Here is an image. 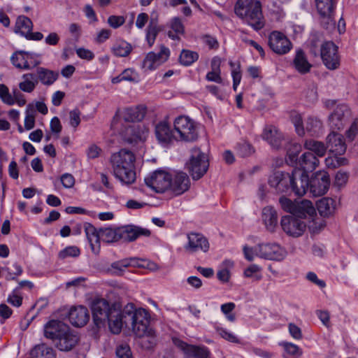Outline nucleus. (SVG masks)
<instances>
[{"instance_id":"nucleus-1","label":"nucleus","mask_w":358,"mask_h":358,"mask_svg":"<svg viewBox=\"0 0 358 358\" xmlns=\"http://www.w3.org/2000/svg\"><path fill=\"white\" fill-rule=\"evenodd\" d=\"M134 162V153L127 149H122L111 155L110 163L114 175L121 182L131 184L135 181Z\"/></svg>"},{"instance_id":"nucleus-2","label":"nucleus","mask_w":358,"mask_h":358,"mask_svg":"<svg viewBox=\"0 0 358 358\" xmlns=\"http://www.w3.org/2000/svg\"><path fill=\"white\" fill-rule=\"evenodd\" d=\"M124 322H131L134 333L138 337L146 334L150 324L148 311L144 308L136 309L132 303L127 304L124 308Z\"/></svg>"},{"instance_id":"nucleus-3","label":"nucleus","mask_w":358,"mask_h":358,"mask_svg":"<svg viewBox=\"0 0 358 358\" xmlns=\"http://www.w3.org/2000/svg\"><path fill=\"white\" fill-rule=\"evenodd\" d=\"M297 181L300 182L299 172L295 173L294 176H291L289 173L277 171L270 176L268 184L278 193L301 194L304 189L301 187L299 189L296 187Z\"/></svg>"},{"instance_id":"nucleus-4","label":"nucleus","mask_w":358,"mask_h":358,"mask_svg":"<svg viewBox=\"0 0 358 358\" xmlns=\"http://www.w3.org/2000/svg\"><path fill=\"white\" fill-rule=\"evenodd\" d=\"M178 141L194 142L199 138V124L188 116L180 115L173 122Z\"/></svg>"},{"instance_id":"nucleus-5","label":"nucleus","mask_w":358,"mask_h":358,"mask_svg":"<svg viewBox=\"0 0 358 358\" xmlns=\"http://www.w3.org/2000/svg\"><path fill=\"white\" fill-rule=\"evenodd\" d=\"M281 208L292 215L298 218H313L316 215V210L313 203L308 200L292 201L289 199L281 196L279 199Z\"/></svg>"},{"instance_id":"nucleus-6","label":"nucleus","mask_w":358,"mask_h":358,"mask_svg":"<svg viewBox=\"0 0 358 358\" xmlns=\"http://www.w3.org/2000/svg\"><path fill=\"white\" fill-rule=\"evenodd\" d=\"M235 13L255 30H259L264 27L262 21V5L256 1L250 7L245 8L238 1L235 6Z\"/></svg>"},{"instance_id":"nucleus-7","label":"nucleus","mask_w":358,"mask_h":358,"mask_svg":"<svg viewBox=\"0 0 358 358\" xmlns=\"http://www.w3.org/2000/svg\"><path fill=\"white\" fill-rule=\"evenodd\" d=\"M186 166L193 180H199L208 169V156L199 148H194L191 150L189 159L186 163Z\"/></svg>"},{"instance_id":"nucleus-8","label":"nucleus","mask_w":358,"mask_h":358,"mask_svg":"<svg viewBox=\"0 0 358 358\" xmlns=\"http://www.w3.org/2000/svg\"><path fill=\"white\" fill-rule=\"evenodd\" d=\"M116 308V305L110 304L105 299L97 298L94 299L91 304V310L94 324L98 327L104 324L109 318V315L112 314V310Z\"/></svg>"},{"instance_id":"nucleus-9","label":"nucleus","mask_w":358,"mask_h":358,"mask_svg":"<svg viewBox=\"0 0 358 358\" xmlns=\"http://www.w3.org/2000/svg\"><path fill=\"white\" fill-rule=\"evenodd\" d=\"M320 57L323 64L329 70L339 68L341 58L338 48L332 41H324L320 45Z\"/></svg>"},{"instance_id":"nucleus-10","label":"nucleus","mask_w":358,"mask_h":358,"mask_svg":"<svg viewBox=\"0 0 358 358\" xmlns=\"http://www.w3.org/2000/svg\"><path fill=\"white\" fill-rule=\"evenodd\" d=\"M330 185L329 174L325 171H317L308 178V189L313 196L325 194Z\"/></svg>"},{"instance_id":"nucleus-11","label":"nucleus","mask_w":358,"mask_h":358,"mask_svg":"<svg viewBox=\"0 0 358 358\" xmlns=\"http://www.w3.org/2000/svg\"><path fill=\"white\" fill-rule=\"evenodd\" d=\"M171 176L164 170H157L145 178L146 185L157 193H163L171 185Z\"/></svg>"},{"instance_id":"nucleus-12","label":"nucleus","mask_w":358,"mask_h":358,"mask_svg":"<svg viewBox=\"0 0 358 358\" xmlns=\"http://www.w3.org/2000/svg\"><path fill=\"white\" fill-rule=\"evenodd\" d=\"M187 241L184 245V249L188 253H206L209 250V241L202 234L198 232H189L187 234Z\"/></svg>"},{"instance_id":"nucleus-13","label":"nucleus","mask_w":358,"mask_h":358,"mask_svg":"<svg viewBox=\"0 0 358 358\" xmlns=\"http://www.w3.org/2000/svg\"><path fill=\"white\" fill-rule=\"evenodd\" d=\"M351 112L345 104L338 105L329 117L330 128L334 130H341L348 123Z\"/></svg>"},{"instance_id":"nucleus-14","label":"nucleus","mask_w":358,"mask_h":358,"mask_svg":"<svg viewBox=\"0 0 358 358\" xmlns=\"http://www.w3.org/2000/svg\"><path fill=\"white\" fill-rule=\"evenodd\" d=\"M123 140L129 143H136L145 140L148 128L140 124H130L124 127L120 132Z\"/></svg>"},{"instance_id":"nucleus-15","label":"nucleus","mask_w":358,"mask_h":358,"mask_svg":"<svg viewBox=\"0 0 358 358\" xmlns=\"http://www.w3.org/2000/svg\"><path fill=\"white\" fill-rule=\"evenodd\" d=\"M257 249L259 257L264 259L282 261L287 256L286 250L277 243H260Z\"/></svg>"},{"instance_id":"nucleus-16","label":"nucleus","mask_w":358,"mask_h":358,"mask_svg":"<svg viewBox=\"0 0 358 358\" xmlns=\"http://www.w3.org/2000/svg\"><path fill=\"white\" fill-rule=\"evenodd\" d=\"M173 345L185 354V358H208L209 350L204 346L188 345L177 337H172Z\"/></svg>"},{"instance_id":"nucleus-17","label":"nucleus","mask_w":358,"mask_h":358,"mask_svg":"<svg viewBox=\"0 0 358 358\" xmlns=\"http://www.w3.org/2000/svg\"><path fill=\"white\" fill-rule=\"evenodd\" d=\"M280 224L282 230L287 235L293 237L301 236L306 228L303 221L292 215L283 216Z\"/></svg>"},{"instance_id":"nucleus-18","label":"nucleus","mask_w":358,"mask_h":358,"mask_svg":"<svg viewBox=\"0 0 358 358\" xmlns=\"http://www.w3.org/2000/svg\"><path fill=\"white\" fill-rule=\"evenodd\" d=\"M155 134L159 143L164 147H169L175 141H178V136L166 121H161L155 125Z\"/></svg>"},{"instance_id":"nucleus-19","label":"nucleus","mask_w":358,"mask_h":358,"mask_svg":"<svg viewBox=\"0 0 358 358\" xmlns=\"http://www.w3.org/2000/svg\"><path fill=\"white\" fill-rule=\"evenodd\" d=\"M268 45L271 49L278 55L287 53L292 48V43L282 33L274 31L268 37Z\"/></svg>"},{"instance_id":"nucleus-20","label":"nucleus","mask_w":358,"mask_h":358,"mask_svg":"<svg viewBox=\"0 0 358 358\" xmlns=\"http://www.w3.org/2000/svg\"><path fill=\"white\" fill-rule=\"evenodd\" d=\"M169 49L162 46L159 52H150L147 54L143 62V67L147 70H154L164 63L169 59Z\"/></svg>"},{"instance_id":"nucleus-21","label":"nucleus","mask_w":358,"mask_h":358,"mask_svg":"<svg viewBox=\"0 0 358 358\" xmlns=\"http://www.w3.org/2000/svg\"><path fill=\"white\" fill-rule=\"evenodd\" d=\"M120 234L121 240L127 242H132L141 236H150L151 232L148 229L129 224L120 227Z\"/></svg>"},{"instance_id":"nucleus-22","label":"nucleus","mask_w":358,"mask_h":358,"mask_svg":"<svg viewBox=\"0 0 358 358\" xmlns=\"http://www.w3.org/2000/svg\"><path fill=\"white\" fill-rule=\"evenodd\" d=\"M327 148L334 155H342L346 151V144L343 136L333 131L326 139Z\"/></svg>"},{"instance_id":"nucleus-23","label":"nucleus","mask_w":358,"mask_h":358,"mask_svg":"<svg viewBox=\"0 0 358 358\" xmlns=\"http://www.w3.org/2000/svg\"><path fill=\"white\" fill-rule=\"evenodd\" d=\"M190 186V180L187 173L179 171L176 173L171 180L169 189L176 195H180L187 191Z\"/></svg>"},{"instance_id":"nucleus-24","label":"nucleus","mask_w":358,"mask_h":358,"mask_svg":"<svg viewBox=\"0 0 358 358\" xmlns=\"http://www.w3.org/2000/svg\"><path fill=\"white\" fill-rule=\"evenodd\" d=\"M69 326L59 320H51L44 327V335L46 338L57 341L69 330Z\"/></svg>"},{"instance_id":"nucleus-25","label":"nucleus","mask_w":358,"mask_h":358,"mask_svg":"<svg viewBox=\"0 0 358 358\" xmlns=\"http://www.w3.org/2000/svg\"><path fill=\"white\" fill-rule=\"evenodd\" d=\"M68 317L72 325L75 327H83L88 322L90 315L86 307L79 306L70 309Z\"/></svg>"},{"instance_id":"nucleus-26","label":"nucleus","mask_w":358,"mask_h":358,"mask_svg":"<svg viewBox=\"0 0 358 358\" xmlns=\"http://www.w3.org/2000/svg\"><path fill=\"white\" fill-rule=\"evenodd\" d=\"M262 138L274 149H279L284 140L282 134L274 126H266L262 133Z\"/></svg>"},{"instance_id":"nucleus-27","label":"nucleus","mask_w":358,"mask_h":358,"mask_svg":"<svg viewBox=\"0 0 358 358\" xmlns=\"http://www.w3.org/2000/svg\"><path fill=\"white\" fill-rule=\"evenodd\" d=\"M84 229L92 252L99 254L100 251L101 228L97 230L92 224L87 222L84 224Z\"/></svg>"},{"instance_id":"nucleus-28","label":"nucleus","mask_w":358,"mask_h":358,"mask_svg":"<svg viewBox=\"0 0 358 358\" xmlns=\"http://www.w3.org/2000/svg\"><path fill=\"white\" fill-rule=\"evenodd\" d=\"M318 165V158L310 152H305L299 159L297 164L299 168L294 169H301L308 173L314 171Z\"/></svg>"},{"instance_id":"nucleus-29","label":"nucleus","mask_w":358,"mask_h":358,"mask_svg":"<svg viewBox=\"0 0 358 358\" xmlns=\"http://www.w3.org/2000/svg\"><path fill=\"white\" fill-rule=\"evenodd\" d=\"M110 331L113 334H117L121 331L123 323L124 322V310L121 311L119 308H113L112 314L106 320Z\"/></svg>"},{"instance_id":"nucleus-30","label":"nucleus","mask_w":358,"mask_h":358,"mask_svg":"<svg viewBox=\"0 0 358 358\" xmlns=\"http://www.w3.org/2000/svg\"><path fill=\"white\" fill-rule=\"evenodd\" d=\"M262 220L270 231H273L278 224V213L275 209L271 206H266L262 210Z\"/></svg>"},{"instance_id":"nucleus-31","label":"nucleus","mask_w":358,"mask_h":358,"mask_svg":"<svg viewBox=\"0 0 358 358\" xmlns=\"http://www.w3.org/2000/svg\"><path fill=\"white\" fill-rule=\"evenodd\" d=\"M78 341V336L69 329L57 340L56 345L61 351H69L77 344Z\"/></svg>"},{"instance_id":"nucleus-32","label":"nucleus","mask_w":358,"mask_h":358,"mask_svg":"<svg viewBox=\"0 0 358 358\" xmlns=\"http://www.w3.org/2000/svg\"><path fill=\"white\" fill-rule=\"evenodd\" d=\"M293 65L295 69L301 74H306L310 71L312 64L308 61L304 52L299 49L293 61Z\"/></svg>"},{"instance_id":"nucleus-33","label":"nucleus","mask_w":358,"mask_h":358,"mask_svg":"<svg viewBox=\"0 0 358 358\" xmlns=\"http://www.w3.org/2000/svg\"><path fill=\"white\" fill-rule=\"evenodd\" d=\"M145 115V109L142 106L126 108L122 113V117L127 122L141 121Z\"/></svg>"},{"instance_id":"nucleus-34","label":"nucleus","mask_w":358,"mask_h":358,"mask_svg":"<svg viewBox=\"0 0 358 358\" xmlns=\"http://www.w3.org/2000/svg\"><path fill=\"white\" fill-rule=\"evenodd\" d=\"M38 79L43 85H51L58 78L59 73L43 67H38L36 70Z\"/></svg>"},{"instance_id":"nucleus-35","label":"nucleus","mask_w":358,"mask_h":358,"mask_svg":"<svg viewBox=\"0 0 358 358\" xmlns=\"http://www.w3.org/2000/svg\"><path fill=\"white\" fill-rule=\"evenodd\" d=\"M304 129L305 133L307 132L311 136H319L323 133L322 123L316 117H308Z\"/></svg>"},{"instance_id":"nucleus-36","label":"nucleus","mask_w":358,"mask_h":358,"mask_svg":"<svg viewBox=\"0 0 358 358\" xmlns=\"http://www.w3.org/2000/svg\"><path fill=\"white\" fill-rule=\"evenodd\" d=\"M304 147L308 152L313 153L317 157H322L325 155L327 148L324 143L315 140H306L304 142Z\"/></svg>"},{"instance_id":"nucleus-37","label":"nucleus","mask_w":358,"mask_h":358,"mask_svg":"<svg viewBox=\"0 0 358 358\" xmlns=\"http://www.w3.org/2000/svg\"><path fill=\"white\" fill-rule=\"evenodd\" d=\"M169 27L171 30L168 31V36L173 40H179L180 35L185 32V27L181 19L178 17H173L170 20Z\"/></svg>"},{"instance_id":"nucleus-38","label":"nucleus","mask_w":358,"mask_h":358,"mask_svg":"<svg viewBox=\"0 0 358 358\" xmlns=\"http://www.w3.org/2000/svg\"><path fill=\"white\" fill-rule=\"evenodd\" d=\"M317 208L320 215L328 217L331 215L335 210V201L329 197L322 198L317 201Z\"/></svg>"},{"instance_id":"nucleus-39","label":"nucleus","mask_w":358,"mask_h":358,"mask_svg":"<svg viewBox=\"0 0 358 358\" xmlns=\"http://www.w3.org/2000/svg\"><path fill=\"white\" fill-rule=\"evenodd\" d=\"M101 239L108 243L121 240L120 227L101 228Z\"/></svg>"},{"instance_id":"nucleus-40","label":"nucleus","mask_w":358,"mask_h":358,"mask_svg":"<svg viewBox=\"0 0 358 358\" xmlns=\"http://www.w3.org/2000/svg\"><path fill=\"white\" fill-rule=\"evenodd\" d=\"M23 81L19 83V88L21 91L31 93L36 88L38 85V80L35 78V76L33 73H25L22 76Z\"/></svg>"},{"instance_id":"nucleus-41","label":"nucleus","mask_w":358,"mask_h":358,"mask_svg":"<svg viewBox=\"0 0 358 358\" xmlns=\"http://www.w3.org/2000/svg\"><path fill=\"white\" fill-rule=\"evenodd\" d=\"M27 52L24 50H18L15 52L10 57L12 64L17 69L21 70H29L27 60Z\"/></svg>"},{"instance_id":"nucleus-42","label":"nucleus","mask_w":358,"mask_h":358,"mask_svg":"<svg viewBox=\"0 0 358 358\" xmlns=\"http://www.w3.org/2000/svg\"><path fill=\"white\" fill-rule=\"evenodd\" d=\"M32 358H55V352L51 347L45 344L36 345L31 351Z\"/></svg>"},{"instance_id":"nucleus-43","label":"nucleus","mask_w":358,"mask_h":358,"mask_svg":"<svg viewBox=\"0 0 358 358\" xmlns=\"http://www.w3.org/2000/svg\"><path fill=\"white\" fill-rule=\"evenodd\" d=\"M111 50L117 57H127L131 52L132 46L124 40H119L113 44Z\"/></svg>"},{"instance_id":"nucleus-44","label":"nucleus","mask_w":358,"mask_h":358,"mask_svg":"<svg viewBox=\"0 0 358 358\" xmlns=\"http://www.w3.org/2000/svg\"><path fill=\"white\" fill-rule=\"evenodd\" d=\"M32 27L33 23L29 17L24 15L17 17L15 23L16 32L20 33L22 36L25 37L32 30Z\"/></svg>"},{"instance_id":"nucleus-45","label":"nucleus","mask_w":358,"mask_h":358,"mask_svg":"<svg viewBox=\"0 0 358 358\" xmlns=\"http://www.w3.org/2000/svg\"><path fill=\"white\" fill-rule=\"evenodd\" d=\"M315 4L318 13L327 15L334 12L336 0H315Z\"/></svg>"},{"instance_id":"nucleus-46","label":"nucleus","mask_w":358,"mask_h":358,"mask_svg":"<svg viewBox=\"0 0 358 358\" xmlns=\"http://www.w3.org/2000/svg\"><path fill=\"white\" fill-rule=\"evenodd\" d=\"M299 172L300 175V182L297 181L296 183V186L298 189L303 188L304 191L303 192H301V194H294L296 196H303L306 192L308 189V173H305V171H302L301 169H294L291 173V176H294L295 173H298Z\"/></svg>"},{"instance_id":"nucleus-47","label":"nucleus","mask_w":358,"mask_h":358,"mask_svg":"<svg viewBox=\"0 0 358 358\" xmlns=\"http://www.w3.org/2000/svg\"><path fill=\"white\" fill-rule=\"evenodd\" d=\"M199 58L197 52L183 50L180 55V62L181 64L188 66L192 64Z\"/></svg>"},{"instance_id":"nucleus-48","label":"nucleus","mask_w":358,"mask_h":358,"mask_svg":"<svg viewBox=\"0 0 358 358\" xmlns=\"http://www.w3.org/2000/svg\"><path fill=\"white\" fill-rule=\"evenodd\" d=\"M235 150L236 155L241 157H248L255 152L253 147L247 142L237 143Z\"/></svg>"},{"instance_id":"nucleus-49","label":"nucleus","mask_w":358,"mask_h":358,"mask_svg":"<svg viewBox=\"0 0 358 358\" xmlns=\"http://www.w3.org/2000/svg\"><path fill=\"white\" fill-rule=\"evenodd\" d=\"M290 118L292 122L294 125L297 134L300 136H303L305 134V129L303 125L301 115L296 112H292L291 113Z\"/></svg>"},{"instance_id":"nucleus-50","label":"nucleus","mask_w":358,"mask_h":358,"mask_svg":"<svg viewBox=\"0 0 358 358\" xmlns=\"http://www.w3.org/2000/svg\"><path fill=\"white\" fill-rule=\"evenodd\" d=\"M80 255V250L77 246H68L62 250L58 257L60 259H65L68 257H78Z\"/></svg>"},{"instance_id":"nucleus-51","label":"nucleus","mask_w":358,"mask_h":358,"mask_svg":"<svg viewBox=\"0 0 358 358\" xmlns=\"http://www.w3.org/2000/svg\"><path fill=\"white\" fill-rule=\"evenodd\" d=\"M0 99L3 103L8 106L15 104V99L13 98V95L9 92L8 87L4 84H0Z\"/></svg>"},{"instance_id":"nucleus-52","label":"nucleus","mask_w":358,"mask_h":358,"mask_svg":"<svg viewBox=\"0 0 358 358\" xmlns=\"http://www.w3.org/2000/svg\"><path fill=\"white\" fill-rule=\"evenodd\" d=\"M216 332L224 339L226 341L234 343H239L240 341L236 337V335H234L232 332L228 331L226 329H224L221 327L216 326L215 327Z\"/></svg>"},{"instance_id":"nucleus-53","label":"nucleus","mask_w":358,"mask_h":358,"mask_svg":"<svg viewBox=\"0 0 358 358\" xmlns=\"http://www.w3.org/2000/svg\"><path fill=\"white\" fill-rule=\"evenodd\" d=\"M35 125V115L34 110L31 105L29 104L26 110V115L24 118V128L27 130H30L34 127Z\"/></svg>"},{"instance_id":"nucleus-54","label":"nucleus","mask_w":358,"mask_h":358,"mask_svg":"<svg viewBox=\"0 0 358 358\" xmlns=\"http://www.w3.org/2000/svg\"><path fill=\"white\" fill-rule=\"evenodd\" d=\"M3 270L8 273L6 277L7 280H15L16 277L22 273L21 266L17 263H14L11 266L4 268Z\"/></svg>"},{"instance_id":"nucleus-55","label":"nucleus","mask_w":358,"mask_h":358,"mask_svg":"<svg viewBox=\"0 0 358 358\" xmlns=\"http://www.w3.org/2000/svg\"><path fill=\"white\" fill-rule=\"evenodd\" d=\"M312 220L308 224V229L313 234H317L321 231L326 226L324 220L321 218L317 217L315 219L311 218Z\"/></svg>"},{"instance_id":"nucleus-56","label":"nucleus","mask_w":358,"mask_h":358,"mask_svg":"<svg viewBox=\"0 0 358 358\" xmlns=\"http://www.w3.org/2000/svg\"><path fill=\"white\" fill-rule=\"evenodd\" d=\"M122 73L124 81L135 83L140 81L139 74L133 69H127L124 70Z\"/></svg>"},{"instance_id":"nucleus-57","label":"nucleus","mask_w":358,"mask_h":358,"mask_svg":"<svg viewBox=\"0 0 358 358\" xmlns=\"http://www.w3.org/2000/svg\"><path fill=\"white\" fill-rule=\"evenodd\" d=\"M117 358H132V354L129 345L126 343L118 345L115 350Z\"/></svg>"},{"instance_id":"nucleus-58","label":"nucleus","mask_w":358,"mask_h":358,"mask_svg":"<svg viewBox=\"0 0 358 358\" xmlns=\"http://www.w3.org/2000/svg\"><path fill=\"white\" fill-rule=\"evenodd\" d=\"M160 31L159 27H148L146 29V41L150 47H151L155 41L156 37Z\"/></svg>"},{"instance_id":"nucleus-59","label":"nucleus","mask_w":358,"mask_h":358,"mask_svg":"<svg viewBox=\"0 0 358 358\" xmlns=\"http://www.w3.org/2000/svg\"><path fill=\"white\" fill-rule=\"evenodd\" d=\"M257 248V245L254 247H249L248 245L243 246V250L244 253L245 258L252 262L254 260L255 257H259V252Z\"/></svg>"},{"instance_id":"nucleus-60","label":"nucleus","mask_w":358,"mask_h":358,"mask_svg":"<svg viewBox=\"0 0 358 358\" xmlns=\"http://www.w3.org/2000/svg\"><path fill=\"white\" fill-rule=\"evenodd\" d=\"M109 26L113 29H117L124 24L125 18L120 15H110L107 20Z\"/></svg>"},{"instance_id":"nucleus-61","label":"nucleus","mask_w":358,"mask_h":358,"mask_svg":"<svg viewBox=\"0 0 358 358\" xmlns=\"http://www.w3.org/2000/svg\"><path fill=\"white\" fill-rule=\"evenodd\" d=\"M27 60L29 70L33 69L41 63L40 55L31 52H27Z\"/></svg>"},{"instance_id":"nucleus-62","label":"nucleus","mask_w":358,"mask_h":358,"mask_svg":"<svg viewBox=\"0 0 358 358\" xmlns=\"http://www.w3.org/2000/svg\"><path fill=\"white\" fill-rule=\"evenodd\" d=\"M349 174L347 172L339 171L335 176L334 185L342 187L348 182Z\"/></svg>"},{"instance_id":"nucleus-63","label":"nucleus","mask_w":358,"mask_h":358,"mask_svg":"<svg viewBox=\"0 0 358 358\" xmlns=\"http://www.w3.org/2000/svg\"><path fill=\"white\" fill-rule=\"evenodd\" d=\"M201 39L202 42L208 46L210 49H217L219 47V43L215 37L208 35L204 34L201 36Z\"/></svg>"},{"instance_id":"nucleus-64","label":"nucleus","mask_w":358,"mask_h":358,"mask_svg":"<svg viewBox=\"0 0 358 358\" xmlns=\"http://www.w3.org/2000/svg\"><path fill=\"white\" fill-rule=\"evenodd\" d=\"M80 123V112L76 108L69 112V124L71 127L76 128Z\"/></svg>"}]
</instances>
